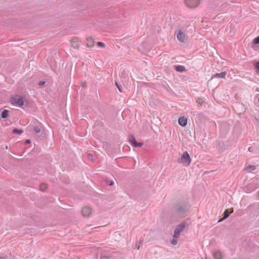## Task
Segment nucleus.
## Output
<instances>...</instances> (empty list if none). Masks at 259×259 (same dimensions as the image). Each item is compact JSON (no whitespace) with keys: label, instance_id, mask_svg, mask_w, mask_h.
<instances>
[{"label":"nucleus","instance_id":"f257e3e1","mask_svg":"<svg viewBox=\"0 0 259 259\" xmlns=\"http://www.w3.org/2000/svg\"><path fill=\"white\" fill-rule=\"evenodd\" d=\"M189 208L186 203H178L174 208L173 212L171 216V220L182 219L187 215V212Z\"/></svg>","mask_w":259,"mask_h":259},{"label":"nucleus","instance_id":"f03ea898","mask_svg":"<svg viewBox=\"0 0 259 259\" xmlns=\"http://www.w3.org/2000/svg\"><path fill=\"white\" fill-rule=\"evenodd\" d=\"M188 226V224L186 221H184L178 225L174 230L173 237L175 238H179L181 233H182Z\"/></svg>","mask_w":259,"mask_h":259},{"label":"nucleus","instance_id":"7ed1b4c3","mask_svg":"<svg viewBox=\"0 0 259 259\" xmlns=\"http://www.w3.org/2000/svg\"><path fill=\"white\" fill-rule=\"evenodd\" d=\"M178 162L182 163L185 166H188L190 164L191 158L188 152L186 151L183 153Z\"/></svg>","mask_w":259,"mask_h":259},{"label":"nucleus","instance_id":"20e7f679","mask_svg":"<svg viewBox=\"0 0 259 259\" xmlns=\"http://www.w3.org/2000/svg\"><path fill=\"white\" fill-rule=\"evenodd\" d=\"M186 6L190 9H195L198 7L200 0H184Z\"/></svg>","mask_w":259,"mask_h":259},{"label":"nucleus","instance_id":"39448f33","mask_svg":"<svg viewBox=\"0 0 259 259\" xmlns=\"http://www.w3.org/2000/svg\"><path fill=\"white\" fill-rule=\"evenodd\" d=\"M11 102L13 104L21 107L23 105L24 101L21 96L16 95L11 99Z\"/></svg>","mask_w":259,"mask_h":259},{"label":"nucleus","instance_id":"423d86ee","mask_svg":"<svg viewBox=\"0 0 259 259\" xmlns=\"http://www.w3.org/2000/svg\"><path fill=\"white\" fill-rule=\"evenodd\" d=\"M92 213V209L89 206L83 207L81 210V213L84 217H90Z\"/></svg>","mask_w":259,"mask_h":259},{"label":"nucleus","instance_id":"0eeeda50","mask_svg":"<svg viewBox=\"0 0 259 259\" xmlns=\"http://www.w3.org/2000/svg\"><path fill=\"white\" fill-rule=\"evenodd\" d=\"M177 34V37L178 39L181 42H184L185 40L186 35L181 30L176 32Z\"/></svg>","mask_w":259,"mask_h":259},{"label":"nucleus","instance_id":"6e6552de","mask_svg":"<svg viewBox=\"0 0 259 259\" xmlns=\"http://www.w3.org/2000/svg\"><path fill=\"white\" fill-rule=\"evenodd\" d=\"M178 122L180 125H181L182 126H185L187 125V118L183 116L180 117L178 119Z\"/></svg>","mask_w":259,"mask_h":259},{"label":"nucleus","instance_id":"1a4fd4ad","mask_svg":"<svg viewBox=\"0 0 259 259\" xmlns=\"http://www.w3.org/2000/svg\"><path fill=\"white\" fill-rule=\"evenodd\" d=\"M233 212V209L232 208L231 210L230 211H229L228 209H226L225 210V212H224V216H223V218L221 220H220L219 221V222H220L222 220H224L227 219L230 215V214L231 213H232Z\"/></svg>","mask_w":259,"mask_h":259},{"label":"nucleus","instance_id":"9d476101","mask_svg":"<svg viewBox=\"0 0 259 259\" xmlns=\"http://www.w3.org/2000/svg\"><path fill=\"white\" fill-rule=\"evenodd\" d=\"M71 46L74 49H78L79 47V44L76 39L73 38L70 41Z\"/></svg>","mask_w":259,"mask_h":259},{"label":"nucleus","instance_id":"9b49d317","mask_svg":"<svg viewBox=\"0 0 259 259\" xmlns=\"http://www.w3.org/2000/svg\"><path fill=\"white\" fill-rule=\"evenodd\" d=\"M226 74H227V73L225 71L222 72L220 73H215V74L212 75V78L220 77V78H225V76L226 75Z\"/></svg>","mask_w":259,"mask_h":259},{"label":"nucleus","instance_id":"f8f14e48","mask_svg":"<svg viewBox=\"0 0 259 259\" xmlns=\"http://www.w3.org/2000/svg\"><path fill=\"white\" fill-rule=\"evenodd\" d=\"M94 40L92 37H89L87 38V46L91 48L94 45Z\"/></svg>","mask_w":259,"mask_h":259},{"label":"nucleus","instance_id":"ddd939ff","mask_svg":"<svg viewBox=\"0 0 259 259\" xmlns=\"http://www.w3.org/2000/svg\"><path fill=\"white\" fill-rule=\"evenodd\" d=\"M213 256L214 259H222L223 257V255L220 251H217L213 252Z\"/></svg>","mask_w":259,"mask_h":259},{"label":"nucleus","instance_id":"4468645a","mask_svg":"<svg viewBox=\"0 0 259 259\" xmlns=\"http://www.w3.org/2000/svg\"><path fill=\"white\" fill-rule=\"evenodd\" d=\"M176 71L179 72H183L186 70L185 67L182 65H177L175 66Z\"/></svg>","mask_w":259,"mask_h":259},{"label":"nucleus","instance_id":"2eb2a0df","mask_svg":"<svg viewBox=\"0 0 259 259\" xmlns=\"http://www.w3.org/2000/svg\"><path fill=\"white\" fill-rule=\"evenodd\" d=\"M255 169V167L253 165H249L247 166L245 168L244 170L250 172L252 170H254Z\"/></svg>","mask_w":259,"mask_h":259},{"label":"nucleus","instance_id":"dca6fc26","mask_svg":"<svg viewBox=\"0 0 259 259\" xmlns=\"http://www.w3.org/2000/svg\"><path fill=\"white\" fill-rule=\"evenodd\" d=\"M33 129L36 133H40V132L41 131V125H37V126H34L33 127Z\"/></svg>","mask_w":259,"mask_h":259},{"label":"nucleus","instance_id":"f3484780","mask_svg":"<svg viewBox=\"0 0 259 259\" xmlns=\"http://www.w3.org/2000/svg\"><path fill=\"white\" fill-rule=\"evenodd\" d=\"M9 115V111L7 110H4L1 114V117L3 118H6Z\"/></svg>","mask_w":259,"mask_h":259},{"label":"nucleus","instance_id":"a211bd4d","mask_svg":"<svg viewBox=\"0 0 259 259\" xmlns=\"http://www.w3.org/2000/svg\"><path fill=\"white\" fill-rule=\"evenodd\" d=\"M128 140L133 145V144H134V143H135L137 142L133 135L129 136Z\"/></svg>","mask_w":259,"mask_h":259},{"label":"nucleus","instance_id":"6ab92c4d","mask_svg":"<svg viewBox=\"0 0 259 259\" xmlns=\"http://www.w3.org/2000/svg\"><path fill=\"white\" fill-rule=\"evenodd\" d=\"M47 185L45 183H42L39 186L40 190L41 191H45L47 189Z\"/></svg>","mask_w":259,"mask_h":259},{"label":"nucleus","instance_id":"aec40b11","mask_svg":"<svg viewBox=\"0 0 259 259\" xmlns=\"http://www.w3.org/2000/svg\"><path fill=\"white\" fill-rule=\"evenodd\" d=\"M23 133V131L22 130L14 128L13 130V133L16 134H21Z\"/></svg>","mask_w":259,"mask_h":259},{"label":"nucleus","instance_id":"412c9836","mask_svg":"<svg viewBox=\"0 0 259 259\" xmlns=\"http://www.w3.org/2000/svg\"><path fill=\"white\" fill-rule=\"evenodd\" d=\"M143 239H141L138 242L136 243V247L137 248V249L139 250L140 249V246L143 243Z\"/></svg>","mask_w":259,"mask_h":259},{"label":"nucleus","instance_id":"4be33fe9","mask_svg":"<svg viewBox=\"0 0 259 259\" xmlns=\"http://www.w3.org/2000/svg\"><path fill=\"white\" fill-rule=\"evenodd\" d=\"M178 238H175L173 237L172 240H171V243L174 245H176L178 243Z\"/></svg>","mask_w":259,"mask_h":259},{"label":"nucleus","instance_id":"5701e85b","mask_svg":"<svg viewBox=\"0 0 259 259\" xmlns=\"http://www.w3.org/2000/svg\"><path fill=\"white\" fill-rule=\"evenodd\" d=\"M143 145V143H141V142L138 143L137 142H136L135 143H134V144H133V146H134L135 147H141Z\"/></svg>","mask_w":259,"mask_h":259},{"label":"nucleus","instance_id":"b1692460","mask_svg":"<svg viewBox=\"0 0 259 259\" xmlns=\"http://www.w3.org/2000/svg\"><path fill=\"white\" fill-rule=\"evenodd\" d=\"M115 84H116V86L117 87V88H118V89L119 90V92H122L121 86L120 84H119L117 82H115Z\"/></svg>","mask_w":259,"mask_h":259},{"label":"nucleus","instance_id":"393cba45","mask_svg":"<svg viewBox=\"0 0 259 259\" xmlns=\"http://www.w3.org/2000/svg\"><path fill=\"white\" fill-rule=\"evenodd\" d=\"M253 43L255 44H259V36L254 39Z\"/></svg>","mask_w":259,"mask_h":259},{"label":"nucleus","instance_id":"a878e982","mask_svg":"<svg viewBox=\"0 0 259 259\" xmlns=\"http://www.w3.org/2000/svg\"><path fill=\"white\" fill-rule=\"evenodd\" d=\"M97 45L98 46L101 47H105V44L103 42H100V41L97 42Z\"/></svg>","mask_w":259,"mask_h":259},{"label":"nucleus","instance_id":"bb28decb","mask_svg":"<svg viewBox=\"0 0 259 259\" xmlns=\"http://www.w3.org/2000/svg\"><path fill=\"white\" fill-rule=\"evenodd\" d=\"M255 67L259 71V61L257 62L255 64Z\"/></svg>","mask_w":259,"mask_h":259},{"label":"nucleus","instance_id":"cd10ccee","mask_svg":"<svg viewBox=\"0 0 259 259\" xmlns=\"http://www.w3.org/2000/svg\"><path fill=\"white\" fill-rule=\"evenodd\" d=\"M45 81H40V82H39L38 85H42L45 84Z\"/></svg>","mask_w":259,"mask_h":259},{"label":"nucleus","instance_id":"c85d7f7f","mask_svg":"<svg viewBox=\"0 0 259 259\" xmlns=\"http://www.w3.org/2000/svg\"><path fill=\"white\" fill-rule=\"evenodd\" d=\"M30 143V141L29 140H27L26 141H25V144H29Z\"/></svg>","mask_w":259,"mask_h":259},{"label":"nucleus","instance_id":"c756f323","mask_svg":"<svg viewBox=\"0 0 259 259\" xmlns=\"http://www.w3.org/2000/svg\"><path fill=\"white\" fill-rule=\"evenodd\" d=\"M88 156L89 158H91V157H92V155L91 154H88Z\"/></svg>","mask_w":259,"mask_h":259},{"label":"nucleus","instance_id":"7c9ffc66","mask_svg":"<svg viewBox=\"0 0 259 259\" xmlns=\"http://www.w3.org/2000/svg\"><path fill=\"white\" fill-rule=\"evenodd\" d=\"M113 184H114L113 182H111L109 184V185H110V186L112 185H113Z\"/></svg>","mask_w":259,"mask_h":259},{"label":"nucleus","instance_id":"2f4dec72","mask_svg":"<svg viewBox=\"0 0 259 259\" xmlns=\"http://www.w3.org/2000/svg\"><path fill=\"white\" fill-rule=\"evenodd\" d=\"M0 259H5L4 257L0 256Z\"/></svg>","mask_w":259,"mask_h":259},{"label":"nucleus","instance_id":"473e14b6","mask_svg":"<svg viewBox=\"0 0 259 259\" xmlns=\"http://www.w3.org/2000/svg\"><path fill=\"white\" fill-rule=\"evenodd\" d=\"M29 128H30V130H31V126H29Z\"/></svg>","mask_w":259,"mask_h":259},{"label":"nucleus","instance_id":"72a5a7b5","mask_svg":"<svg viewBox=\"0 0 259 259\" xmlns=\"http://www.w3.org/2000/svg\"><path fill=\"white\" fill-rule=\"evenodd\" d=\"M202 259H207V258H202Z\"/></svg>","mask_w":259,"mask_h":259}]
</instances>
